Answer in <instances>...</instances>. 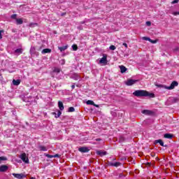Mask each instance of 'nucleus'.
<instances>
[{
  "label": "nucleus",
  "instance_id": "nucleus-15",
  "mask_svg": "<svg viewBox=\"0 0 179 179\" xmlns=\"http://www.w3.org/2000/svg\"><path fill=\"white\" fill-rule=\"evenodd\" d=\"M51 52V49L50 48H45V49H43L42 51H41V54H50Z\"/></svg>",
  "mask_w": 179,
  "mask_h": 179
},
{
  "label": "nucleus",
  "instance_id": "nucleus-20",
  "mask_svg": "<svg viewBox=\"0 0 179 179\" xmlns=\"http://www.w3.org/2000/svg\"><path fill=\"white\" fill-rule=\"evenodd\" d=\"M13 85H14V86H19V85H20V80H13Z\"/></svg>",
  "mask_w": 179,
  "mask_h": 179
},
{
  "label": "nucleus",
  "instance_id": "nucleus-30",
  "mask_svg": "<svg viewBox=\"0 0 179 179\" xmlns=\"http://www.w3.org/2000/svg\"><path fill=\"white\" fill-rule=\"evenodd\" d=\"M116 48H117L113 45H112L109 47V50H111L112 51H114Z\"/></svg>",
  "mask_w": 179,
  "mask_h": 179
},
{
  "label": "nucleus",
  "instance_id": "nucleus-42",
  "mask_svg": "<svg viewBox=\"0 0 179 179\" xmlns=\"http://www.w3.org/2000/svg\"><path fill=\"white\" fill-rule=\"evenodd\" d=\"M95 141H96V142H100V141H101V138H96Z\"/></svg>",
  "mask_w": 179,
  "mask_h": 179
},
{
  "label": "nucleus",
  "instance_id": "nucleus-17",
  "mask_svg": "<svg viewBox=\"0 0 179 179\" xmlns=\"http://www.w3.org/2000/svg\"><path fill=\"white\" fill-rule=\"evenodd\" d=\"M58 49L61 51V52H64L65 50H68V45L62 46V47H58Z\"/></svg>",
  "mask_w": 179,
  "mask_h": 179
},
{
  "label": "nucleus",
  "instance_id": "nucleus-25",
  "mask_svg": "<svg viewBox=\"0 0 179 179\" xmlns=\"http://www.w3.org/2000/svg\"><path fill=\"white\" fill-rule=\"evenodd\" d=\"M16 23L17 24H23V20L22 18H17Z\"/></svg>",
  "mask_w": 179,
  "mask_h": 179
},
{
  "label": "nucleus",
  "instance_id": "nucleus-12",
  "mask_svg": "<svg viewBox=\"0 0 179 179\" xmlns=\"http://www.w3.org/2000/svg\"><path fill=\"white\" fill-rule=\"evenodd\" d=\"M45 157H48V159H52V158H56V157H59V155L56 154L55 155H51L49 154H45Z\"/></svg>",
  "mask_w": 179,
  "mask_h": 179
},
{
  "label": "nucleus",
  "instance_id": "nucleus-39",
  "mask_svg": "<svg viewBox=\"0 0 179 179\" xmlns=\"http://www.w3.org/2000/svg\"><path fill=\"white\" fill-rule=\"evenodd\" d=\"M33 25L37 26V24H36V23H34V24L31 23V24H29L30 27H33Z\"/></svg>",
  "mask_w": 179,
  "mask_h": 179
},
{
  "label": "nucleus",
  "instance_id": "nucleus-16",
  "mask_svg": "<svg viewBox=\"0 0 179 179\" xmlns=\"http://www.w3.org/2000/svg\"><path fill=\"white\" fill-rule=\"evenodd\" d=\"M58 107H59L60 111H63V110H64V103H62V101H58Z\"/></svg>",
  "mask_w": 179,
  "mask_h": 179
},
{
  "label": "nucleus",
  "instance_id": "nucleus-19",
  "mask_svg": "<svg viewBox=\"0 0 179 179\" xmlns=\"http://www.w3.org/2000/svg\"><path fill=\"white\" fill-rule=\"evenodd\" d=\"M38 149L39 150H41V152H47V147L44 146V145H39L38 146Z\"/></svg>",
  "mask_w": 179,
  "mask_h": 179
},
{
  "label": "nucleus",
  "instance_id": "nucleus-8",
  "mask_svg": "<svg viewBox=\"0 0 179 179\" xmlns=\"http://www.w3.org/2000/svg\"><path fill=\"white\" fill-rule=\"evenodd\" d=\"M78 150L81 153H87V152H89V148H87V147H80L78 148Z\"/></svg>",
  "mask_w": 179,
  "mask_h": 179
},
{
  "label": "nucleus",
  "instance_id": "nucleus-13",
  "mask_svg": "<svg viewBox=\"0 0 179 179\" xmlns=\"http://www.w3.org/2000/svg\"><path fill=\"white\" fill-rule=\"evenodd\" d=\"M86 104H87V106H94V107H99V105L94 104V102L92 100L87 101Z\"/></svg>",
  "mask_w": 179,
  "mask_h": 179
},
{
  "label": "nucleus",
  "instance_id": "nucleus-34",
  "mask_svg": "<svg viewBox=\"0 0 179 179\" xmlns=\"http://www.w3.org/2000/svg\"><path fill=\"white\" fill-rule=\"evenodd\" d=\"M34 51H36V48H34V47H31L30 49V52L33 53Z\"/></svg>",
  "mask_w": 179,
  "mask_h": 179
},
{
  "label": "nucleus",
  "instance_id": "nucleus-32",
  "mask_svg": "<svg viewBox=\"0 0 179 179\" xmlns=\"http://www.w3.org/2000/svg\"><path fill=\"white\" fill-rule=\"evenodd\" d=\"M150 43H151L152 44H156V43H157V40H150Z\"/></svg>",
  "mask_w": 179,
  "mask_h": 179
},
{
  "label": "nucleus",
  "instance_id": "nucleus-4",
  "mask_svg": "<svg viewBox=\"0 0 179 179\" xmlns=\"http://www.w3.org/2000/svg\"><path fill=\"white\" fill-rule=\"evenodd\" d=\"M108 166H110L111 167H120V166H122V164L119 162H108Z\"/></svg>",
  "mask_w": 179,
  "mask_h": 179
},
{
  "label": "nucleus",
  "instance_id": "nucleus-44",
  "mask_svg": "<svg viewBox=\"0 0 179 179\" xmlns=\"http://www.w3.org/2000/svg\"><path fill=\"white\" fill-rule=\"evenodd\" d=\"M30 179H36V178L31 177Z\"/></svg>",
  "mask_w": 179,
  "mask_h": 179
},
{
  "label": "nucleus",
  "instance_id": "nucleus-1",
  "mask_svg": "<svg viewBox=\"0 0 179 179\" xmlns=\"http://www.w3.org/2000/svg\"><path fill=\"white\" fill-rule=\"evenodd\" d=\"M134 96L136 97H151V99H153L155 97V94L150 93L145 90H136L133 93Z\"/></svg>",
  "mask_w": 179,
  "mask_h": 179
},
{
  "label": "nucleus",
  "instance_id": "nucleus-38",
  "mask_svg": "<svg viewBox=\"0 0 179 179\" xmlns=\"http://www.w3.org/2000/svg\"><path fill=\"white\" fill-rule=\"evenodd\" d=\"M178 1H179V0H173V1H172V3H178Z\"/></svg>",
  "mask_w": 179,
  "mask_h": 179
},
{
  "label": "nucleus",
  "instance_id": "nucleus-11",
  "mask_svg": "<svg viewBox=\"0 0 179 179\" xmlns=\"http://www.w3.org/2000/svg\"><path fill=\"white\" fill-rule=\"evenodd\" d=\"M156 143H159L161 146H163L164 148H167V145H164V143L163 142V140L159 139L155 141Z\"/></svg>",
  "mask_w": 179,
  "mask_h": 179
},
{
  "label": "nucleus",
  "instance_id": "nucleus-29",
  "mask_svg": "<svg viewBox=\"0 0 179 179\" xmlns=\"http://www.w3.org/2000/svg\"><path fill=\"white\" fill-rule=\"evenodd\" d=\"M17 15H16V14H13V15L10 16V18H11V19H14L15 20H16V19H17Z\"/></svg>",
  "mask_w": 179,
  "mask_h": 179
},
{
  "label": "nucleus",
  "instance_id": "nucleus-43",
  "mask_svg": "<svg viewBox=\"0 0 179 179\" xmlns=\"http://www.w3.org/2000/svg\"><path fill=\"white\" fill-rule=\"evenodd\" d=\"M71 89H72V90H73V89H75V85H71Z\"/></svg>",
  "mask_w": 179,
  "mask_h": 179
},
{
  "label": "nucleus",
  "instance_id": "nucleus-26",
  "mask_svg": "<svg viewBox=\"0 0 179 179\" xmlns=\"http://www.w3.org/2000/svg\"><path fill=\"white\" fill-rule=\"evenodd\" d=\"M53 72H55V73H59L61 72V69L55 68V69L53 70Z\"/></svg>",
  "mask_w": 179,
  "mask_h": 179
},
{
  "label": "nucleus",
  "instance_id": "nucleus-22",
  "mask_svg": "<svg viewBox=\"0 0 179 179\" xmlns=\"http://www.w3.org/2000/svg\"><path fill=\"white\" fill-rule=\"evenodd\" d=\"M120 72L122 73H124V72H127V67H125L124 66H120Z\"/></svg>",
  "mask_w": 179,
  "mask_h": 179
},
{
  "label": "nucleus",
  "instance_id": "nucleus-7",
  "mask_svg": "<svg viewBox=\"0 0 179 179\" xmlns=\"http://www.w3.org/2000/svg\"><path fill=\"white\" fill-rule=\"evenodd\" d=\"M13 176L15 178H18V179L24 178V177H26V176H24V174L23 173H13Z\"/></svg>",
  "mask_w": 179,
  "mask_h": 179
},
{
  "label": "nucleus",
  "instance_id": "nucleus-21",
  "mask_svg": "<svg viewBox=\"0 0 179 179\" xmlns=\"http://www.w3.org/2000/svg\"><path fill=\"white\" fill-rule=\"evenodd\" d=\"M164 138H166V139H171L173 138V135L171 134H165Z\"/></svg>",
  "mask_w": 179,
  "mask_h": 179
},
{
  "label": "nucleus",
  "instance_id": "nucleus-28",
  "mask_svg": "<svg viewBox=\"0 0 179 179\" xmlns=\"http://www.w3.org/2000/svg\"><path fill=\"white\" fill-rule=\"evenodd\" d=\"M69 113H73L75 111V108L73 107H70L69 108Z\"/></svg>",
  "mask_w": 179,
  "mask_h": 179
},
{
  "label": "nucleus",
  "instance_id": "nucleus-23",
  "mask_svg": "<svg viewBox=\"0 0 179 179\" xmlns=\"http://www.w3.org/2000/svg\"><path fill=\"white\" fill-rule=\"evenodd\" d=\"M23 52V50L22 48H18L15 50V54H18V55H20Z\"/></svg>",
  "mask_w": 179,
  "mask_h": 179
},
{
  "label": "nucleus",
  "instance_id": "nucleus-6",
  "mask_svg": "<svg viewBox=\"0 0 179 179\" xmlns=\"http://www.w3.org/2000/svg\"><path fill=\"white\" fill-rule=\"evenodd\" d=\"M137 82L138 80H136L129 79V80H127V81L126 82V85L127 86H132V85H135V83Z\"/></svg>",
  "mask_w": 179,
  "mask_h": 179
},
{
  "label": "nucleus",
  "instance_id": "nucleus-3",
  "mask_svg": "<svg viewBox=\"0 0 179 179\" xmlns=\"http://www.w3.org/2000/svg\"><path fill=\"white\" fill-rule=\"evenodd\" d=\"M20 159L24 162V163H26L27 164H29V158L26 155V153H22L20 155Z\"/></svg>",
  "mask_w": 179,
  "mask_h": 179
},
{
  "label": "nucleus",
  "instance_id": "nucleus-41",
  "mask_svg": "<svg viewBox=\"0 0 179 179\" xmlns=\"http://www.w3.org/2000/svg\"><path fill=\"white\" fill-rule=\"evenodd\" d=\"M124 47H125L126 48H128V45L126 43H123Z\"/></svg>",
  "mask_w": 179,
  "mask_h": 179
},
{
  "label": "nucleus",
  "instance_id": "nucleus-37",
  "mask_svg": "<svg viewBox=\"0 0 179 179\" xmlns=\"http://www.w3.org/2000/svg\"><path fill=\"white\" fill-rule=\"evenodd\" d=\"M173 15L174 16H177V15H179V11H178V12H174V13H173Z\"/></svg>",
  "mask_w": 179,
  "mask_h": 179
},
{
  "label": "nucleus",
  "instance_id": "nucleus-9",
  "mask_svg": "<svg viewBox=\"0 0 179 179\" xmlns=\"http://www.w3.org/2000/svg\"><path fill=\"white\" fill-rule=\"evenodd\" d=\"M9 166L6 165H1L0 166V173H5V171H8Z\"/></svg>",
  "mask_w": 179,
  "mask_h": 179
},
{
  "label": "nucleus",
  "instance_id": "nucleus-5",
  "mask_svg": "<svg viewBox=\"0 0 179 179\" xmlns=\"http://www.w3.org/2000/svg\"><path fill=\"white\" fill-rule=\"evenodd\" d=\"M99 64H103V65H107V55H103V57L99 60Z\"/></svg>",
  "mask_w": 179,
  "mask_h": 179
},
{
  "label": "nucleus",
  "instance_id": "nucleus-35",
  "mask_svg": "<svg viewBox=\"0 0 179 179\" xmlns=\"http://www.w3.org/2000/svg\"><path fill=\"white\" fill-rule=\"evenodd\" d=\"M2 33H3V30H0V40L2 38Z\"/></svg>",
  "mask_w": 179,
  "mask_h": 179
},
{
  "label": "nucleus",
  "instance_id": "nucleus-24",
  "mask_svg": "<svg viewBox=\"0 0 179 179\" xmlns=\"http://www.w3.org/2000/svg\"><path fill=\"white\" fill-rule=\"evenodd\" d=\"M53 114L55 115V118H59L62 112H61V110H58L57 114L56 113H53Z\"/></svg>",
  "mask_w": 179,
  "mask_h": 179
},
{
  "label": "nucleus",
  "instance_id": "nucleus-14",
  "mask_svg": "<svg viewBox=\"0 0 179 179\" xmlns=\"http://www.w3.org/2000/svg\"><path fill=\"white\" fill-rule=\"evenodd\" d=\"M72 79H74V80H79L80 79V77L79 76V74L74 73L71 76Z\"/></svg>",
  "mask_w": 179,
  "mask_h": 179
},
{
  "label": "nucleus",
  "instance_id": "nucleus-40",
  "mask_svg": "<svg viewBox=\"0 0 179 179\" xmlns=\"http://www.w3.org/2000/svg\"><path fill=\"white\" fill-rule=\"evenodd\" d=\"M61 64L62 65H65V59H62Z\"/></svg>",
  "mask_w": 179,
  "mask_h": 179
},
{
  "label": "nucleus",
  "instance_id": "nucleus-27",
  "mask_svg": "<svg viewBox=\"0 0 179 179\" xmlns=\"http://www.w3.org/2000/svg\"><path fill=\"white\" fill-rule=\"evenodd\" d=\"M6 160H8L6 157H0V163L1 162H6Z\"/></svg>",
  "mask_w": 179,
  "mask_h": 179
},
{
  "label": "nucleus",
  "instance_id": "nucleus-33",
  "mask_svg": "<svg viewBox=\"0 0 179 179\" xmlns=\"http://www.w3.org/2000/svg\"><path fill=\"white\" fill-rule=\"evenodd\" d=\"M143 40H145V41H150V38L144 36L143 38Z\"/></svg>",
  "mask_w": 179,
  "mask_h": 179
},
{
  "label": "nucleus",
  "instance_id": "nucleus-2",
  "mask_svg": "<svg viewBox=\"0 0 179 179\" xmlns=\"http://www.w3.org/2000/svg\"><path fill=\"white\" fill-rule=\"evenodd\" d=\"M177 86H178V83L177 81H173L169 87L162 85H157L158 87H164V89H166L167 90H173V89Z\"/></svg>",
  "mask_w": 179,
  "mask_h": 179
},
{
  "label": "nucleus",
  "instance_id": "nucleus-10",
  "mask_svg": "<svg viewBox=\"0 0 179 179\" xmlns=\"http://www.w3.org/2000/svg\"><path fill=\"white\" fill-rule=\"evenodd\" d=\"M96 155H98V156H101V157H103V156H106V155H107V152L98 150L96 151Z\"/></svg>",
  "mask_w": 179,
  "mask_h": 179
},
{
  "label": "nucleus",
  "instance_id": "nucleus-36",
  "mask_svg": "<svg viewBox=\"0 0 179 179\" xmlns=\"http://www.w3.org/2000/svg\"><path fill=\"white\" fill-rule=\"evenodd\" d=\"M146 24L147 26H150L152 24V22H150V21H148L146 22Z\"/></svg>",
  "mask_w": 179,
  "mask_h": 179
},
{
  "label": "nucleus",
  "instance_id": "nucleus-18",
  "mask_svg": "<svg viewBox=\"0 0 179 179\" xmlns=\"http://www.w3.org/2000/svg\"><path fill=\"white\" fill-rule=\"evenodd\" d=\"M142 113L145 114V115H152V110H142Z\"/></svg>",
  "mask_w": 179,
  "mask_h": 179
},
{
  "label": "nucleus",
  "instance_id": "nucleus-31",
  "mask_svg": "<svg viewBox=\"0 0 179 179\" xmlns=\"http://www.w3.org/2000/svg\"><path fill=\"white\" fill-rule=\"evenodd\" d=\"M72 48H73V51H77L78 50V45H73Z\"/></svg>",
  "mask_w": 179,
  "mask_h": 179
}]
</instances>
